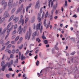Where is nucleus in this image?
<instances>
[{
    "label": "nucleus",
    "mask_w": 79,
    "mask_h": 79,
    "mask_svg": "<svg viewBox=\"0 0 79 79\" xmlns=\"http://www.w3.org/2000/svg\"><path fill=\"white\" fill-rule=\"evenodd\" d=\"M23 4H22L20 7L18 8L17 9V11L16 12V14H18L19 12H21V10L23 9Z\"/></svg>",
    "instance_id": "nucleus-5"
},
{
    "label": "nucleus",
    "mask_w": 79,
    "mask_h": 79,
    "mask_svg": "<svg viewBox=\"0 0 79 79\" xmlns=\"http://www.w3.org/2000/svg\"><path fill=\"white\" fill-rule=\"evenodd\" d=\"M44 15H45V12H43L42 16V19H43V18H44Z\"/></svg>",
    "instance_id": "nucleus-46"
},
{
    "label": "nucleus",
    "mask_w": 79,
    "mask_h": 79,
    "mask_svg": "<svg viewBox=\"0 0 79 79\" xmlns=\"http://www.w3.org/2000/svg\"><path fill=\"white\" fill-rule=\"evenodd\" d=\"M14 15H12V16L10 17V19H9V21H11V20L13 19V18H14Z\"/></svg>",
    "instance_id": "nucleus-22"
},
{
    "label": "nucleus",
    "mask_w": 79,
    "mask_h": 79,
    "mask_svg": "<svg viewBox=\"0 0 79 79\" xmlns=\"http://www.w3.org/2000/svg\"><path fill=\"white\" fill-rule=\"evenodd\" d=\"M37 74H38V77H40V73H37Z\"/></svg>",
    "instance_id": "nucleus-58"
},
{
    "label": "nucleus",
    "mask_w": 79,
    "mask_h": 79,
    "mask_svg": "<svg viewBox=\"0 0 79 79\" xmlns=\"http://www.w3.org/2000/svg\"><path fill=\"white\" fill-rule=\"evenodd\" d=\"M20 23H22V26H23L24 24V20L23 19H20L19 21Z\"/></svg>",
    "instance_id": "nucleus-10"
},
{
    "label": "nucleus",
    "mask_w": 79,
    "mask_h": 79,
    "mask_svg": "<svg viewBox=\"0 0 79 79\" xmlns=\"http://www.w3.org/2000/svg\"><path fill=\"white\" fill-rule=\"evenodd\" d=\"M29 50H27V51L25 53V55L26 56H27V55L29 54Z\"/></svg>",
    "instance_id": "nucleus-26"
},
{
    "label": "nucleus",
    "mask_w": 79,
    "mask_h": 79,
    "mask_svg": "<svg viewBox=\"0 0 79 79\" xmlns=\"http://www.w3.org/2000/svg\"><path fill=\"white\" fill-rule=\"evenodd\" d=\"M50 14H48V11H47L46 13L45 18H46L48 16V18H49L50 21H52L53 20V15H51L50 16Z\"/></svg>",
    "instance_id": "nucleus-3"
},
{
    "label": "nucleus",
    "mask_w": 79,
    "mask_h": 79,
    "mask_svg": "<svg viewBox=\"0 0 79 79\" xmlns=\"http://www.w3.org/2000/svg\"><path fill=\"white\" fill-rule=\"evenodd\" d=\"M36 41H37L38 43H40V42H41V40H40V39H39V38H36Z\"/></svg>",
    "instance_id": "nucleus-23"
},
{
    "label": "nucleus",
    "mask_w": 79,
    "mask_h": 79,
    "mask_svg": "<svg viewBox=\"0 0 79 79\" xmlns=\"http://www.w3.org/2000/svg\"><path fill=\"white\" fill-rule=\"evenodd\" d=\"M31 6H32V3H30L29 5L28 6H27L26 7V11L27 12L28 11V10H29V8H31Z\"/></svg>",
    "instance_id": "nucleus-11"
},
{
    "label": "nucleus",
    "mask_w": 79,
    "mask_h": 79,
    "mask_svg": "<svg viewBox=\"0 0 79 79\" xmlns=\"http://www.w3.org/2000/svg\"><path fill=\"white\" fill-rule=\"evenodd\" d=\"M11 44H9V45H8L7 46V48H10V47H11Z\"/></svg>",
    "instance_id": "nucleus-35"
},
{
    "label": "nucleus",
    "mask_w": 79,
    "mask_h": 79,
    "mask_svg": "<svg viewBox=\"0 0 79 79\" xmlns=\"http://www.w3.org/2000/svg\"><path fill=\"white\" fill-rule=\"evenodd\" d=\"M67 1L66 0L65 2V6H67Z\"/></svg>",
    "instance_id": "nucleus-55"
},
{
    "label": "nucleus",
    "mask_w": 79,
    "mask_h": 79,
    "mask_svg": "<svg viewBox=\"0 0 79 79\" xmlns=\"http://www.w3.org/2000/svg\"><path fill=\"white\" fill-rule=\"evenodd\" d=\"M10 44V41H8L5 44V45H8V44Z\"/></svg>",
    "instance_id": "nucleus-56"
},
{
    "label": "nucleus",
    "mask_w": 79,
    "mask_h": 79,
    "mask_svg": "<svg viewBox=\"0 0 79 79\" xmlns=\"http://www.w3.org/2000/svg\"><path fill=\"white\" fill-rule=\"evenodd\" d=\"M6 76L7 78H9V77H10V75L9 74H6Z\"/></svg>",
    "instance_id": "nucleus-49"
},
{
    "label": "nucleus",
    "mask_w": 79,
    "mask_h": 79,
    "mask_svg": "<svg viewBox=\"0 0 79 79\" xmlns=\"http://www.w3.org/2000/svg\"><path fill=\"white\" fill-rule=\"evenodd\" d=\"M46 21L47 20H46V19H45L44 21V26L45 27H46V26H47V24L46 23Z\"/></svg>",
    "instance_id": "nucleus-25"
},
{
    "label": "nucleus",
    "mask_w": 79,
    "mask_h": 79,
    "mask_svg": "<svg viewBox=\"0 0 79 79\" xmlns=\"http://www.w3.org/2000/svg\"><path fill=\"white\" fill-rule=\"evenodd\" d=\"M23 31L24 33H25V32H26V27H24Z\"/></svg>",
    "instance_id": "nucleus-48"
},
{
    "label": "nucleus",
    "mask_w": 79,
    "mask_h": 79,
    "mask_svg": "<svg viewBox=\"0 0 79 79\" xmlns=\"http://www.w3.org/2000/svg\"><path fill=\"white\" fill-rule=\"evenodd\" d=\"M18 27V25H17V24H15L14 27V29H16V28H17Z\"/></svg>",
    "instance_id": "nucleus-40"
},
{
    "label": "nucleus",
    "mask_w": 79,
    "mask_h": 79,
    "mask_svg": "<svg viewBox=\"0 0 79 79\" xmlns=\"http://www.w3.org/2000/svg\"><path fill=\"white\" fill-rule=\"evenodd\" d=\"M22 40H23V38L21 37L19 39V41L22 42Z\"/></svg>",
    "instance_id": "nucleus-62"
},
{
    "label": "nucleus",
    "mask_w": 79,
    "mask_h": 79,
    "mask_svg": "<svg viewBox=\"0 0 79 79\" xmlns=\"http://www.w3.org/2000/svg\"><path fill=\"white\" fill-rule=\"evenodd\" d=\"M77 8L78 12H79V7H77Z\"/></svg>",
    "instance_id": "nucleus-64"
},
{
    "label": "nucleus",
    "mask_w": 79,
    "mask_h": 79,
    "mask_svg": "<svg viewBox=\"0 0 79 79\" xmlns=\"http://www.w3.org/2000/svg\"><path fill=\"white\" fill-rule=\"evenodd\" d=\"M18 63V58L14 62V63Z\"/></svg>",
    "instance_id": "nucleus-44"
},
{
    "label": "nucleus",
    "mask_w": 79,
    "mask_h": 79,
    "mask_svg": "<svg viewBox=\"0 0 79 79\" xmlns=\"http://www.w3.org/2000/svg\"><path fill=\"white\" fill-rule=\"evenodd\" d=\"M42 29H43V26H41L40 29V33H42Z\"/></svg>",
    "instance_id": "nucleus-36"
},
{
    "label": "nucleus",
    "mask_w": 79,
    "mask_h": 79,
    "mask_svg": "<svg viewBox=\"0 0 79 79\" xmlns=\"http://www.w3.org/2000/svg\"><path fill=\"white\" fill-rule=\"evenodd\" d=\"M5 64V62L2 61L1 63V66H3V64Z\"/></svg>",
    "instance_id": "nucleus-47"
},
{
    "label": "nucleus",
    "mask_w": 79,
    "mask_h": 79,
    "mask_svg": "<svg viewBox=\"0 0 79 79\" xmlns=\"http://www.w3.org/2000/svg\"><path fill=\"white\" fill-rule=\"evenodd\" d=\"M5 48V46H4L1 49V51H2V50H3Z\"/></svg>",
    "instance_id": "nucleus-52"
},
{
    "label": "nucleus",
    "mask_w": 79,
    "mask_h": 79,
    "mask_svg": "<svg viewBox=\"0 0 79 79\" xmlns=\"http://www.w3.org/2000/svg\"><path fill=\"white\" fill-rule=\"evenodd\" d=\"M23 44H22L19 47V50H21L23 48Z\"/></svg>",
    "instance_id": "nucleus-24"
},
{
    "label": "nucleus",
    "mask_w": 79,
    "mask_h": 79,
    "mask_svg": "<svg viewBox=\"0 0 79 79\" xmlns=\"http://www.w3.org/2000/svg\"><path fill=\"white\" fill-rule=\"evenodd\" d=\"M36 30L39 29V30H40V24L39 23L38 24H37L36 26Z\"/></svg>",
    "instance_id": "nucleus-15"
},
{
    "label": "nucleus",
    "mask_w": 79,
    "mask_h": 79,
    "mask_svg": "<svg viewBox=\"0 0 79 79\" xmlns=\"http://www.w3.org/2000/svg\"><path fill=\"white\" fill-rule=\"evenodd\" d=\"M19 17H15L13 19L14 21L15 22V23H16L17 22H18L19 20Z\"/></svg>",
    "instance_id": "nucleus-7"
},
{
    "label": "nucleus",
    "mask_w": 79,
    "mask_h": 79,
    "mask_svg": "<svg viewBox=\"0 0 79 79\" xmlns=\"http://www.w3.org/2000/svg\"><path fill=\"white\" fill-rule=\"evenodd\" d=\"M58 45V43H57L55 47V49H56V50H59V49L58 48V47H57Z\"/></svg>",
    "instance_id": "nucleus-17"
},
{
    "label": "nucleus",
    "mask_w": 79,
    "mask_h": 79,
    "mask_svg": "<svg viewBox=\"0 0 79 79\" xmlns=\"http://www.w3.org/2000/svg\"><path fill=\"white\" fill-rule=\"evenodd\" d=\"M15 38V35H14L12 37V39H14Z\"/></svg>",
    "instance_id": "nucleus-60"
},
{
    "label": "nucleus",
    "mask_w": 79,
    "mask_h": 79,
    "mask_svg": "<svg viewBox=\"0 0 79 79\" xmlns=\"http://www.w3.org/2000/svg\"><path fill=\"white\" fill-rule=\"evenodd\" d=\"M13 0H9L8 4V6L9 7V10H11L14 6L13 5Z\"/></svg>",
    "instance_id": "nucleus-2"
},
{
    "label": "nucleus",
    "mask_w": 79,
    "mask_h": 79,
    "mask_svg": "<svg viewBox=\"0 0 79 79\" xmlns=\"http://www.w3.org/2000/svg\"><path fill=\"white\" fill-rule=\"evenodd\" d=\"M28 20H29L28 18H26L25 20V24H26L27 23Z\"/></svg>",
    "instance_id": "nucleus-31"
},
{
    "label": "nucleus",
    "mask_w": 79,
    "mask_h": 79,
    "mask_svg": "<svg viewBox=\"0 0 79 79\" xmlns=\"http://www.w3.org/2000/svg\"><path fill=\"white\" fill-rule=\"evenodd\" d=\"M48 69H53V67H50L47 68Z\"/></svg>",
    "instance_id": "nucleus-50"
},
{
    "label": "nucleus",
    "mask_w": 79,
    "mask_h": 79,
    "mask_svg": "<svg viewBox=\"0 0 79 79\" xmlns=\"http://www.w3.org/2000/svg\"><path fill=\"white\" fill-rule=\"evenodd\" d=\"M76 53V52L74 51L73 52H72V53H70V55H74V54Z\"/></svg>",
    "instance_id": "nucleus-37"
},
{
    "label": "nucleus",
    "mask_w": 79,
    "mask_h": 79,
    "mask_svg": "<svg viewBox=\"0 0 79 79\" xmlns=\"http://www.w3.org/2000/svg\"><path fill=\"white\" fill-rule=\"evenodd\" d=\"M8 71H13V69H12V68H9Z\"/></svg>",
    "instance_id": "nucleus-39"
},
{
    "label": "nucleus",
    "mask_w": 79,
    "mask_h": 79,
    "mask_svg": "<svg viewBox=\"0 0 79 79\" xmlns=\"http://www.w3.org/2000/svg\"><path fill=\"white\" fill-rule=\"evenodd\" d=\"M14 57V55L13 54H11L10 56V58H13Z\"/></svg>",
    "instance_id": "nucleus-43"
},
{
    "label": "nucleus",
    "mask_w": 79,
    "mask_h": 79,
    "mask_svg": "<svg viewBox=\"0 0 79 79\" xmlns=\"http://www.w3.org/2000/svg\"><path fill=\"white\" fill-rule=\"evenodd\" d=\"M41 14L40 13H38V20H39L38 21L39 22L41 21V18H40V16Z\"/></svg>",
    "instance_id": "nucleus-8"
},
{
    "label": "nucleus",
    "mask_w": 79,
    "mask_h": 79,
    "mask_svg": "<svg viewBox=\"0 0 79 79\" xmlns=\"http://www.w3.org/2000/svg\"><path fill=\"white\" fill-rule=\"evenodd\" d=\"M37 31H35V32L33 34L32 36H33V37H35V36L37 35Z\"/></svg>",
    "instance_id": "nucleus-20"
},
{
    "label": "nucleus",
    "mask_w": 79,
    "mask_h": 79,
    "mask_svg": "<svg viewBox=\"0 0 79 79\" xmlns=\"http://www.w3.org/2000/svg\"><path fill=\"white\" fill-rule=\"evenodd\" d=\"M6 32V29H4L3 32L1 33L2 34H3V35L5 34V32Z\"/></svg>",
    "instance_id": "nucleus-32"
},
{
    "label": "nucleus",
    "mask_w": 79,
    "mask_h": 79,
    "mask_svg": "<svg viewBox=\"0 0 79 79\" xmlns=\"http://www.w3.org/2000/svg\"><path fill=\"white\" fill-rule=\"evenodd\" d=\"M40 63V62H39V61L38 60H37L36 63V65L37 66H38L39 65V64Z\"/></svg>",
    "instance_id": "nucleus-27"
},
{
    "label": "nucleus",
    "mask_w": 79,
    "mask_h": 79,
    "mask_svg": "<svg viewBox=\"0 0 79 79\" xmlns=\"http://www.w3.org/2000/svg\"><path fill=\"white\" fill-rule=\"evenodd\" d=\"M39 0H38L36 3L35 8H37V7H40V5L39 6Z\"/></svg>",
    "instance_id": "nucleus-13"
},
{
    "label": "nucleus",
    "mask_w": 79,
    "mask_h": 79,
    "mask_svg": "<svg viewBox=\"0 0 79 79\" xmlns=\"http://www.w3.org/2000/svg\"><path fill=\"white\" fill-rule=\"evenodd\" d=\"M77 24H75L74 25V27H75V28H77Z\"/></svg>",
    "instance_id": "nucleus-63"
},
{
    "label": "nucleus",
    "mask_w": 79,
    "mask_h": 79,
    "mask_svg": "<svg viewBox=\"0 0 79 79\" xmlns=\"http://www.w3.org/2000/svg\"><path fill=\"white\" fill-rule=\"evenodd\" d=\"M10 31H11V30L10 29V28L7 31V33H9V32H10Z\"/></svg>",
    "instance_id": "nucleus-59"
},
{
    "label": "nucleus",
    "mask_w": 79,
    "mask_h": 79,
    "mask_svg": "<svg viewBox=\"0 0 79 79\" xmlns=\"http://www.w3.org/2000/svg\"><path fill=\"white\" fill-rule=\"evenodd\" d=\"M22 41H19L17 43V44H20V43H21Z\"/></svg>",
    "instance_id": "nucleus-61"
},
{
    "label": "nucleus",
    "mask_w": 79,
    "mask_h": 79,
    "mask_svg": "<svg viewBox=\"0 0 79 79\" xmlns=\"http://www.w3.org/2000/svg\"><path fill=\"white\" fill-rule=\"evenodd\" d=\"M23 28H21V26H20L18 29V32H19V34H20L23 32Z\"/></svg>",
    "instance_id": "nucleus-6"
},
{
    "label": "nucleus",
    "mask_w": 79,
    "mask_h": 79,
    "mask_svg": "<svg viewBox=\"0 0 79 79\" xmlns=\"http://www.w3.org/2000/svg\"><path fill=\"white\" fill-rule=\"evenodd\" d=\"M11 23H10L7 26L6 30H8L9 28H10V26H11Z\"/></svg>",
    "instance_id": "nucleus-21"
},
{
    "label": "nucleus",
    "mask_w": 79,
    "mask_h": 79,
    "mask_svg": "<svg viewBox=\"0 0 79 79\" xmlns=\"http://www.w3.org/2000/svg\"><path fill=\"white\" fill-rule=\"evenodd\" d=\"M15 49H13L12 51V52L13 53H15Z\"/></svg>",
    "instance_id": "nucleus-57"
},
{
    "label": "nucleus",
    "mask_w": 79,
    "mask_h": 79,
    "mask_svg": "<svg viewBox=\"0 0 79 79\" xmlns=\"http://www.w3.org/2000/svg\"><path fill=\"white\" fill-rule=\"evenodd\" d=\"M57 6H58V4L56 3V5H54L53 6V10H56V8H57Z\"/></svg>",
    "instance_id": "nucleus-18"
},
{
    "label": "nucleus",
    "mask_w": 79,
    "mask_h": 79,
    "mask_svg": "<svg viewBox=\"0 0 79 79\" xmlns=\"http://www.w3.org/2000/svg\"><path fill=\"white\" fill-rule=\"evenodd\" d=\"M9 34H10V33H8L7 35L5 38V40H6V39H7V37H8V36L9 35Z\"/></svg>",
    "instance_id": "nucleus-34"
},
{
    "label": "nucleus",
    "mask_w": 79,
    "mask_h": 79,
    "mask_svg": "<svg viewBox=\"0 0 79 79\" xmlns=\"http://www.w3.org/2000/svg\"><path fill=\"white\" fill-rule=\"evenodd\" d=\"M15 10H16V8H14L11 11V13H13L15 11Z\"/></svg>",
    "instance_id": "nucleus-29"
},
{
    "label": "nucleus",
    "mask_w": 79,
    "mask_h": 79,
    "mask_svg": "<svg viewBox=\"0 0 79 79\" xmlns=\"http://www.w3.org/2000/svg\"><path fill=\"white\" fill-rule=\"evenodd\" d=\"M44 42L45 44H48V41L46 40L44 41Z\"/></svg>",
    "instance_id": "nucleus-41"
},
{
    "label": "nucleus",
    "mask_w": 79,
    "mask_h": 79,
    "mask_svg": "<svg viewBox=\"0 0 79 79\" xmlns=\"http://www.w3.org/2000/svg\"><path fill=\"white\" fill-rule=\"evenodd\" d=\"M25 58H26L25 56H24L23 54H22L21 58V60H24V59H25Z\"/></svg>",
    "instance_id": "nucleus-19"
},
{
    "label": "nucleus",
    "mask_w": 79,
    "mask_h": 79,
    "mask_svg": "<svg viewBox=\"0 0 79 79\" xmlns=\"http://www.w3.org/2000/svg\"><path fill=\"white\" fill-rule=\"evenodd\" d=\"M52 0H48L49 2L48 6H49V8L50 7V3H51V2L52 1Z\"/></svg>",
    "instance_id": "nucleus-33"
},
{
    "label": "nucleus",
    "mask_w": 79,
    "mask_h": 79,
    "mask_svg": "<svg viewBox=\"0 0 79 79\" xmlns=\"http://www.w3.org/2000/svg\"><path fill=\"white\" fill-rule=\"evenodd\" d=\"M5 2V0H3L2 1L1 4L2 6L4 5V9H6V7H7V2Z\"/></svg>",
    "instance_id": "nucleus-4"
},
{
    "label": "nucleus",
    "mask_w": 79,
    "mask_h": 79,
    "mask_svg": "<svg viewBox=\"0 0 79 79\" xmlns=\"http://www.w3.org/2000/svg\"><path fill=\"white\" fill-rule=\"evenodd\" d=\"M4 20H5V18L4 17H3L1 19L0 21V23H2V22L4 21Z\"/></svg>",
    "instance_id": "nucleus-30"
},
{
    "label": "nucleus",
    "mask_w": 79,
    "mask_h": 79,
    "mask_svg": "<svg viewBox=\"0 0 79 79\" xmlns=\"http://www.w3.org/2000/svg\"><path fill=\"white\" fill-rule=\"evenodd\" d=\"M4 15V16H5V18H7L9 16V14L8 13V12L6 11L5 12Z\"/></svg>",
    "instance_id": "nucleus-12"
},
{
    "label": "nucleus",
    "mask_w": 79,
    "mask_h": 79,
    "mask_svg": "<svg viewBox=\"0 0 79 79\" xmlns=\"http://www.w3.org/2000/svg\"><path fill=\"white\" fill-rule=\"evenodd\" d=\"M53 2L52 1L51 3V7H53Z\"/></svg>",
    "instance_id": "nucleus-54"
},
{
    "label": "nucleus",
    "mask_w": 79,
    "mask_h": 79,
    "mask_svg": "<svg viewBox=\"0 0 79 79\" xmlns=\"http://www.w3.org/2000/svg\"><path fill=\"white\" fill-rule=\"evenodd\" d=\"M16 30H15L12 33V35H14L15 34H16Z\"/></svg>",
    "instance_id": "nucleus-28"
},
{
    "label": "nucleus",
    "mask_w": 79,
    "mask_h": 79,
    "mask_svg": "<svg viewBox=\"0 0 79 79\" xmlns=\"http://www.w3.org/2000/svg\"><path fill=\"white\" fill-rule=\"evenodd\" d=\"M15 43L16 42L15 41H12L11 42V44H15Z\"/></svg>",
    "instance_id": "nucleus-42"
},
{
    "label": "nucleus",
    "mask_w": 79,
    "mask_h": 79,
    "mask_svg": "<svg viewBox=\"0 0 79 79\" xmlns=\"http://www.w3.org/2000/svg\"><path fill=\"white\" fill-rule=\"evenodd\" d=\"M6 66V65H5L3 66H2V68L1 69L2 71H5V69Z\"/></svg>",
    "instance_id": "nucleus-16"
},
{
    "label": "nucleus",
    "mask_w": 79,
    "mask_h": 79,
    "mask_svg": "<svg viewBox=\"0 0 79 79\" xmlns=\"http://www.w3.org/2000/svg\"><path fill=\"white\" fill-rule=\"evenodd\" d=\"M35 16H33L32 17L31 20V23H34V22L35 21Z\"/></svg>",
    "instance_id": "nucleus-14"
},
{
    "label": "nucleus",
    "mask_w": 79,
    "mask_h": 79,
    "mask_svg": "<svg viewBox=\"0 0 79 79\" xmlns=\"http://www.w3.org/2000/svg\"><path fill=\"white\" fill-rule=\"evenodd\" d=\"M73 17L76 18H77V15L76 14H75L73 16Z\"/></svg>",
    "instance_id": "nucleus-38"
},
{
    "label": "nucleus",
    "mask_w": 79,
    "mask_h": 79,
    "mask_svg": "<svg viewBox=\"0 0 79 79\" xmlns=\"http://www.w3.org/2000/svg\"><path fill=\"white\" fill-rule=\"evenodd\" d=\"M5 65H6V66H8V68H10V67H11V64L10 62H7L6 63V64Z\"/></svg>",
    "instance_id": "nucleus-9"
},
{
    "label": "nucleus",
    "mask_w": 79,
    "mask_h": 79,
    "mask_svg": "<svg viewBox=\"0 0 79 79\" xmlns=\"http://www.w3.org/2000/svg\"><path fill=\"white\" fill-rule=\"evenodd\" d=\"M19 37L17 36L15 40V41H17L18 40V39H19Z\"/></svg>",
    "instance_id": "nucleus-45"
},
{
    "label": "nucleus",
    "mask_w": 79,
    "mask_h": 79,
    "mask_svg": "<svg viewBox=\"0 0 79 79\" xmlns=\"http://www.w3.org/2000/svg\"><path fill=\"white\" fill-rule=\"evenodd\" d=\"M29 31H27V34L25 36V39H27L28 37V40H29V39H30V37H31V34H32V31L31 30V27H29ZM28 34H29L28 37Z\"/></svg>",
    "instance_id": "nucleus-1"
},
{
    "label": "nucleus",
    "mask_w": 79,
    "mask_h": 79,
    "mask_svg": "<svg viewBox=\"0 0 79 79\" xmlns=\"http://www.w3.org/2000/svg\"><path fill=\"white\" fill-rule=\"evenodd\" d=\"M42 38L43 39H46V37H45V36L44 35H43L42 36Z\"/></svg>",
    "instance_id": "nucleus-53"
},
{
    "label": "nucleus",
    "mask_w": 79,
    "mask_h": 79,
    "mask_svg": "<svg viewBox=\"0 0 79 79\" xmlns=\"http://www.w3.org/2000/svg\"><path fill=\"white\" fill-rule=\"evenodd\" d=\"M27 47V44L25 43L24 45V47Z\"/></svg>",
    "instance_id": "nucleus-51"
}]
</instances>
